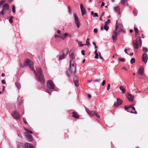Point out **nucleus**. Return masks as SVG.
Returning <instances> with one entry per match:
<instances>
[{"mask_svg":"<svg viewBox=\"0 0 148 148\" xmlns=\"http://www.w3.org/2000/svg\"><path fill=\"white\" fill-rule=\"evenodd\" d=\"M24 62L25 64L29 66V68L32 71L34 72L36 76V78L39 82L40 83V87L42 88H44L45 86V81L41 68L37 69L36 71H35L34 68L33 62L27 59H25Z\"/></svg>","mask_w":148,"mask_h":148,"instance_id":"obj_1","label":"nucleus"},{"mask_svg":"<svg viewBox=\"0 0 148 148\" xmlns=\"http://www.w3.org/2000/svg\"><path fill=\"white\" fill-rule=\"evenodd\" d=\"M76 65L75 61L71 62V64L70 62V67L69 71H67L66 73L67 75L69 77L74 74L76 72Z\"/></svg>","mask_w":148,"mask_h":148,"instance_id":"obj_2","label":"nucleus"},{"mask_svg":"<svg viewBox=\"0 0 148 148\" xmlns=\"http://www.w3.org/2000/svg\"><path fill=\"white\" fill-rule=\"evenodd\" d=\"M47 89L46 92L51 95L53 91L51 90L55 88V85L52 80L48 81L47 82Z\"/></svg>","mask_w":148,"mask_h":148,"instance_id":"obj_3","label":"nucleus"},{"mask_svg":"<svg viewBox=\"0 0 148 148\" xmlns=\"http://www.w3.org/2000/svg\"><path fill=\"white\" fill-rule=\"evenodd\" d=\"M69 49L67 48L63 50L60 53L59 58V60H61L64 59L68 54Z\"/></svg>","mask_w":148,"mask_h":148,"instance_id":"obj_4","label":"nucleus"},{"mask_svg":"<svg viewBox=\"0 0 148 148\" xmlns=\"http://www.w3.org/2000/svg\"><path fill=\"white\" fill-rule=\"evenodd\" d=\"M133 45L135 46L136 49H138V45H140L142 44L141 40L140 37H137L135 41H133Z\"/></svg>","mask_w":148,"mask_h":148,"instance_id":"obj_5","label":"nucleus"},{"mask_svg":"<svg viewBox=\"0 0 148 148\" xmlns=\"http://www.w3.org/2000/svg\"><path fill=\"white\" fill-rule=\"evenodd\" d=\"M75 51V49L73 48L71 50L69 53V56L70 58V62L71 64V62H73V61H74V60L75 58V56L74 53Z\"/></svg>","mask_w":148,"mask_h":148,"instance_id":"obj_6","label":"nucleus"},{"mask_svg":"<svg viewBox=\"0 0 148 148\" xmlns=\"http://www.w3.org/2000/svg\"><path fill=\"white\" fill-rule=\"evenodd\" d=\"M86 111L87 113L90 116H92L95 115L97 118H99L100 116L98 114V113L94 111H90L88 110L85 108Z\"/></svg>","mask_w":148,"mask_h":148,"instance_id":"obj_7","label":"nucleus"},{"mask_svg":"<svg viewBox=\"0 0 148 148\" xmlns=\"http://www.w3.org/2000/svg\"><path fill=\"white\" fill-rule=\"evenodd\" d=\"M24 129L25 130L28 132L26 133L25 135L27 138L28 140V141L29 142L32 141L33 139L32 137V136L29 134V133L32 134L33 133V132L32 131L28 130L25 128H24Z\"/></svg>","mask_w":148,"mask_h":148,"instance_id":"obj_8","label":"nucleus"},{"mask_svg":"<svg viewBox=\"0 0 148 148\" xmlns=\"http://www.w3.org/2000/svg\"><path fill=\"white\" fill-rule=\"evenodd\" d=\"M12 117L16 119H18L20 117V114L18 112L14 111L11 114Z\"/></svg>","mask_w":148,"mask_h":148,"instance_id":"obj_9","label":"nucleus"},{"mask_svg":"<svg viewBox=\"0 0 148 148\" xmlns=\"http://www.w3.org/2000/svg\"><path fill=\"white\" fill-rule=\"evenodd\" d=\"M75 22L77 27L78 28L80 25V23L79 21V18L75 14H74Z\"/></svg>","mask_w":148,"mask_h":148,"instance_id":"obj_10","label":"nucleus"},{"mask_svg":"<svg viewBox=\"0 0 148 148\" xmlns=\"http://www.w3.org/2000/svg\"><path fill=\"white\" fill-rule=\"evenodd\" d=\"M148 59L147 54L146 53H143L142 57V60L145 63L147 62Z\"/></svg>","mask_w":148,"mask_h":148,"instance_id":"obj_11","label":"nucleus"},{"mask_svg":"<svg viewBox=\"0 0 148 148\" xmlns=\"http://www.w3.org/2000/svg\"><path fill=\"white\" fill-rule=\"evenodd\" d=\"M80 8L81 9L82 15L83 16L86 13V11L82 4L80 5Z\"/></svg>","mask_w":148,"mask_h":148,"instance_id":"obj_12","label":"nucleus"},{"mask_svg":"<svg viewBox=\"0 0 148 148\" xmlns=\"http://www.w3.org/2000/svg\"><path fill=\"white\" fill-rule=\"evenodd\" d=\"M122 104L121 100L119 98L117 99L116 101H115L114 106L117 107L121 105Z\"/></svg>","mask_w":148,"mask_h":148,"instance_id":"obj_13","label":"nucleus"},{"mask_svg":"<svg viewBox=\"0 0 148 148\" xmlns=\"http://www.w3.org/2000/svg\"><path fill=\"white\" fill-rule=\"evenodd\" d=\"M126 96L130 101H133L134 97L131 94H130L129 93H127Z\"/></svg>","mask_w":148,"mask_h":148,"instance_id":"obj_14","label":"nucleus"},{"mask_svg":"<svg viewBox=\"0 0 148 148\" xmlns=\"http://www.w3.org/2000/svg\"><path fill=\"white\" fill-rule=\"evenodd\" d=\"M115 28L116 30L117 29H118L119 30V32H120L123 30V26L122 24H119V25H116Z\"/></svg>","mask_w":148,"mask_h":148,"instance_id":"obj_15","label":"nucleus"},{"mask_svg":"<svg viewBox=\"0 0 148 148\" xmlns=\"http://www.w3.org/2000/svg\"><path fill=\"white\" fill-rule=\"evenodd\" d=\"M117 33L115 32L114 33L112 36V39L114 42H116L117 39Z\"/></svg>","mask_w":148,"mask_h":148,"instance_id":"obj_16","label":"nucleus"},{"mask_svg":"<svg viewBox=\"0 0 148 148\" xmlns=\"http://www.w3.org/2000/svg\"><path fill=\"white\" fill-rule=\"evenodd\" d=\"M2 10L5 11L9 10V6L8 4L5 3L2 6Z\"/></svg>","mask_w":148,"mask_h":148,"instance_id":"obj_17","label":"nucleus"},{"mask_svg":"<svg viewBox=\"0 0 148 148\" xmlns=\"http://www.w3.org/2000/svg\"><path fill=\"white\" fill-rule=\"evenodd\" d=\"M144 67L143 66H141L139 69L138 73L140 75H143V74Z\"/></svg>","mask_w":148,"mask_h":148,"instance_id":"obj_18","label":"nucleus"},{"mask_svg":"<svg viewBox=\"0 0 148 148\" xmlns=\"http://www.w3.org/2000/svg\"><path fill=\"white\" fill-rule=\"evenodd\" d=\"M25 146L26 148H35L32 144L29 143H25Z\"/></svg>","mask_w":148,"mask_h":148,"instance_id":"obj_19","label":"nucleus"},{"mask_svg":"<svg viewBox=\"0 0 148 148\" xmlns=\"http://www.w3.org/2000/svg\"><path fill=\"white\" fill-rule=\"evenodd\" d=\"M72 116L74 118H78L79 116L77 114L76 112H72Z\"/></svg>","mask_w":148,"mask_h":148,"instance_id":"obj_20","label":"nucleus"},{"mask_svg":"<svg viewBox=\"0 0 148 148\" xmlns=\"http://www.w3.org/2000/svg\"><path fill=\"white\" fill-rule=\"evenodd\" d=\"M15 85L17 88L19 90L20 89L21 86V84L18 82H17L15 83Z\"/></svg>","mask_w":148,"mask_h":148,"instance_id":"obj_21","label":"nucleus"},{"mask_svg":"<svg viewBox=\"0 0 148 148\" xmlns=\"http://www.w3.org/2000/svg\"><path fill=\"white\" fill-rule=\"evenodd\" d=\"M120 90L122 91L123 93H124L125 91V89L122 86H121L119 87Z\"/></svg>","mask_w":148,"mask_h":148,"instance_id":"obj_22","label":"nucleus"},{"mask_svg":"<svg viewBox=\"0 0 148 148\" xmlns=\"http://www.w3.org/2000/svg\"><path fill=\"white\" fill-rule=\"evenodd\" d=\"M89 39L88 38H87L86 40V43L85 44V45H87L88 46H89L90 45V43H89Z\"/></svg>","mask_w":148,"mask_h":148,"instance_id":"obj_23","label":"nucleus"},{"mask_svg":"<svg viewBox=\"0 0 148 148\" xmlns=\"http://www.w3.org/2000/svg\"><path fill=\"white\" fill-rule=\"evenodd\" d=\"M74 84L75 85V86H77L78 87L79 85V83L78 81H74Z\"/></svg>","mask_w":148,"mask_h":148,"instance_id":"obj_24","label":"nucleus"},{"mask_svg":"<svg viewBox=\"0 0 148 148\" xmlns=\"http://www.w3.org/2000/svg\"><path fill=\"white\" fill-rule=\"evenodd\" d=\"M13 16H11L9 19V22L10 23H12L13 22Z\"/></svg>","mask_w":148,"mask_h":148,"instance_id":"obj_25","label":"nucleus"},{"mask_svg":"<svg viewBox=\"0 0 148 148\" xmlns=\"http://www.w3.org/2000/svg\"><path fill=\"white\" fill-rule=\"evenodd\" d=\"M6 1V0H2L0 1V7H1L5 2Z\"/></svg>","mask_w":148,"mask_h":148,"instance_id":"obj_26","label":"nucleus"},{"mask_svg":"<svg viewBox=\"0 0 148 148\" xmlns=\"http://www.w3.org/2000/svg\"><path fill=\"white\" fill-rule=\"evenodd\" d=\"M130 63L131 64H133L135 62V58H132L130 60Z\"/></svg>","mask_w":148,"mask_h":148,"instance_id":"obj_27","label":"nucleus"},{"mask_svg":"<svg viewBox=\"0 0 148 148\" xmlns=\"http://www.w3.org/2000/svg\"><path fill=\"white\" fill-rule=\"evenodd\" d=\"M104 29L106 31L108 30L109 28V27L107 26L106 25H105L103 27Z\"/></svg>","mask_w":148,"mask_h":148,"instance_id":"obj_28","label":"nucleus"},{"mask_svg":"<svg viewBox=\"0 0 148 148\" xmlns=\"http://www.w3.org/2000/svg\"><path fill=\"white\" fill-rule=\"evenodd\" d=\"M77 43L78 44L79 46L81 47H82L84 45V44L82 43V42L81 41H79V42H78Z\"/></svg>","mask_w":148,"mask_h":148,"instance_id":"obj_29","label":"nucleus"},{"mask_svg":"<svg viewBox=\"0 0 148 148\" xmlns=\"http://www.w3.org/2000/svg\"><path fill=\"white\" fill-rule=\"evenodd\" d=\"M119 9V6H116L114 8V10L116 12H118Z\"/></svg>","mask_w":148,"mask_h":148,"instance_id":"obj_30","label":"nucleus"},{"mask_svg":"<svg viewBox=\"0 0 148 148\" xmlns=\"http://www.w3.org/2000/svg\"><path fill=\"white\" fill-rule=\"evenodd\" d=\"M119 60L121 62H124L125 61V59L124 58H121L119 59Z\"/></svg>","mask_w":148,"mask_h":148,"instance_id":"obj_31","label":"nucleus"},{"mask_svg":"<svg viewBox=\"0 0 148 148\" xmlns=\"http://www.w3.org/2000/svg\"><path fill=\"white\" fill-rule=\"evenodd\" d=\"M127 0H121V3L123 5H125V2Z\"/></svg>","mask_w":148,"mask_h":148,"instance_id":"obj_32","label":"nucleus"},{"mask_svg":"<svg viewBox=\"0 0 148 148\" xmlns=\"http://www.w3.org/2000/svg\"><path fill=\"white\" fill-rule=\"evenodd\" d=\"M134 28L135 32L136 34L138 33V31L137 28H136L135 27H134Z\"/></svg>","mask_w":148,"mask_h":148,"instance_id":"obj_33","label":"nucleus"},{"mask_svg":"<svg viewBox=\"0 0 148 148\" xmlns=\"http://www.w3.org/2000/svg\"><path fill=\"white\" fill-rule=\"evenodd\" d=\"M12 11L14 13L15 12V6L14 5H12Z\"/></svg>","mask_w":148,"mask_h":148,"instance_id":"obj_34","label":"nucleus"},{"mask_svg":"<svg viewBox=\"0 0 148 148\" xmlns=\"http://www.w3.org/2000/svg\"><path fill=\"white\" fill-rule=\"evenodd\" d=\"M5 11L2 10L1 12L0 13V14L3 15L5 14Z\"/></svg>","mask_w":148,"mask_h":148,"instance_id":"obj_35","label":"nucleus"},{"mask_svg":"<svg viewBox=\"0 0 148 148\" xmlns=\"http://www.w3.org/2000/svg\"><path fill=\"white\" fill-rule=\"evenodd\" d=\"M143 51L144 52H146L147 51V48L145 47H143Z\"/></svg>","mask_w":148,"mask_h":148,"instance_id":"obj_36","label":"nucleus"},{"mask_svg":"<svg viewBox=\"0 0 148 148\" xmlns=\"http://www.w3.org/2000/svg\"><path fill=\"white\" fill-rule=\"evenodd\" d=\"M26 64H21V67L24 68L26 66Z\"/></svg>","mask_w":148,"mask_h":148,"instance_id":"obj_37","label":"nucleus"},{"mask_svg":"<svg viewBox=\"0 0 148 148\" xmlns=\"http://www.w3.org/2000/svg\"><path fill=\"white\" fill-rule=\"evenodd\" d=\"M95 58L96 59H98V57H99V55L97 53H96L95 54Z\"/></svg>","mask_w":148,"mask_h":148,"instance_id":"obj_38","label":"nucleus"},{"mask_svg":"<svg viewBox=\"0 0 148 148\" xmlns=\"http://www.w3.org/2000/svg\"><path fill=\"white\" fill-rule=\"evenodd\" d=\"M78 81L77 79V77L76 76H75L73 78V81Z\"/></svg>","mask_w":148,"mask_h":148,"instance_id":"obj_39","label":"nucleus"},{"mask_svg":"<svg viewBox=\"0 0 148 148\" xmlns=\"http://www.w3.org/2000/svg\"><path fill=\"white\" fill-rule=\"evenodd\" d=\"M100 81V80L99 79H97L93 81V82H99Z\"/></svg>","mask_w":148,"mask_h":148,"instance_id":"obj_40","label":"nucleus"},{"mask_svg":"<svg viewBox=\"0 0 148 148\" xmlns=\"http://www.w3.org/2000/svg\"><path fill=\"white\" fill-rule=\"evenodd\" d=\"M110 84H108V86L107 87V90H109L110 89Z\"/></svg>","mask_w":148,"mask_h":148,"instance_id":"obj_41","label":"nucleus"},{"mask_svg":"<svg viewBox=\"0 0 148 148\" xmlns=\"http://www.w3.org/2000/svg\"><path fill=\"white\" fill-rule=\"evenodd\" d=\"M23 101H24V100L23 99H21V101H20L19 102V105H21L22 104V103H23Z\"/></svg>","mask_w":148,"mask_h":148,"instance_id":"obj_42","label":"nucleus"},{"mask_svg":"<svg viewBox=\"0 0 148 148\" xmlns=\"http://www.w3.org/2000/svg\"><path fill=\"white\" fill-rule=\"evenodd\" d=\"M98 16V15L97 13H94L93 17H97Z\"/></svg>","mask_w":148,"mask_h":148,"instance_id":"obj_43","label":"nucleus"},{"mask_svg":"<svg viewBox=\"0 0 148 148\" xmlns=\"http://www.w3.org/2000/svg\"><path fill=\"white\" fill-rule=\"evenodd\" d=\"M110 22V20L109 19L107 21L105 22V24H109Z\"/></svg>","mask_w":148,"mask_h":148,"instance_id":"obj_44","label":"nucleus"},{"mask_svg":"<svg viewBox=\"0 0 148 148\" xmlns=\"http://www.w3.org/2000/svg\"><path fill=\"white\" fill-rule=\"evenodd\" d=\"M97 29L95 28L93 30V32L95 33H97Z\"/></svg>","mask_w":148,"mask_h":148,"instance_id":"obj_45","label":"nucleus"},{"mask_svg":"<svg viewBox=\"0 0 148 148\" xmlns=\"http://www.w3.org/2000/svg\"><path fill=\"white\" fill-rule=\"evenodd\" d=\"M105 83H106V81H105V80H103V81L102 82V85L103 86H104L105 85Z\"/></svg>","mask_w":148,"mask_h":148,"instance_id":"obj_46","label":"nucleus"},{"mask_svg":"<svg viewBox=\"0 0 148 148\" xmlns=\"http://www.w3.org/2000/svg\"><path fill=\"white\" fill-rule=\"evenodd\" d=\"M81 53H82V54L83 55H85V51L84 50H82V51H81Z\"/></svg>","mask_w":148,"mask_h":148,"instance_id":"obj_47","label":"nucleus"},{"mask_svg":"<svg viewBox=\"0 0 148 148\" xmlns=\"http://www.w3.org/2000/svg\"><path fill=\"white\" fill-rule=\"evenodd\" d=\"M68 35V34L67 33H65L63 35L64 36L65 38H66L67 36Z\"/></svg>","mask_w":148,"mask_h":148,"instance_id":"obj_48","label":"nucleus"},{"mask_svg":"<svg viewBox=\"0 0 148 148\" xmlns=\"http://www.w3.org/2000/svg\"><path fill=\"white\" fill-rule=\"evenodd\" d=\"M128 109V107H125V110L127 111V112H129V111H128V110H127Z\"/></svg>","mask_w":148,"mask_h":148,"instance_id":"obj_49","label":"nucleus"},{"mask_svg":"<svg viewBox=\"0 0 148 148\" xmlns=\"http://www.w3.org/2000/svg\"><path fill=\"white\" fill-rule=\"evenodd\" d=\"M23 121L24 122V123L25 124H27V122L26 120L25 119H23Z\"/></svg>","mask_w":148,"mask_h":148,"instance_id":"obj_50","label":"nucleus"},{"mask_svg":"<svg viewBox=\"0 0 148 148\" xmlns=\"http://www.w3.org/2000/svg\"><path fill=\"white\" fill-rule=\"evenodd\" d=\"M2 84H4L6 83V82L4 80H3L2 81Z\"/></svg>","mask_w":148,"mask_h":148,"instance_id":"obj_51","label":"nucleus"},{"mask_svg":"<svg viewBox=\"0 0 148 148\" xmlns=\"http://www.w3.org/2000/svg\"><path fill=\"white\" fill-rule=\"evenodd\" d=\"M99 56L100 58L101 59H103V58L101 56L100 53V52H99Z\"/></svg>","mask_w":148,"mask_h":148,"instance_id":"obj_52","label":"nucleus"},{"mask_svg":"<svg viewBox=\"0 0 148 148\" xmlns=\"http://www.w3.org/2000/svg\"><path fill=\"white\" fill-rule=\"evenodd\" d=\"M88 97L89 98H90L91 97V95L90 94H89L88 95Z\"/></svg>","mask_w":148,"mask_h":148,"instance_id":"obj_53","label":"nucleus"},{"mask_svg":"<svg viewBox=\"0 0 148 148\" xmlns=\"http://www.w3.org/2000/svg\"><path fill=\"white\" fill-rule=\"evenodd\" d=\"M60 38L63 39H64L65 38V37L63 35L61 37H60Z\"/></svg>","mask_w":148,"mask_h":148,"instance_id":"obj_54","label":"nucleus"},{"mask_svg":"<svg viewBox=\"0 0 148 148\" xmlns=\"http://www.w3.org/2000/svg\"><path fill=\"white\" fill-rule=\"evenodd\" d=\"M55 38L60 37V36L57 35H55L54 36Z\"/></svg>","mask_w":148,"mask_h":148,"instance_id":"obj_55","label":"nucleus"},{"mask_svg":"<svg viewBox=\"0 0 148 148\" xmlns=\"http://www.w3.org/2000/svg\"><path fill=\"white\" fill-rule=\"evenodd\" d=\"M124 51L125 52V53L126 54H127V55H129V54L128 53H127V49H125V51Z\"/></svg>","mask_w":148,"mask_h":148,"instance_id":"obj_56","label":"nucleus"},{"mask_svg":"<svg viewBox=\"0 0 148 148\" xmlns=\"http://www.w3.org/2000/svg\"><path fill=\"white\" fill-rule=\"evenodd\" d=\"M105 3L104 2H102L101 4V6H103L104 5Z\"/></svg>","mask_w":148,"mask_h":148,"instance_id":"obj_57","label":"nucleus"},{"mask_svg":"<svg viewBox=\"0 0 148 148\" xmlns=\"http://www.w3.org/2000/svg\"><path fill=\"white\" fill-rule=\"evenodd\" d=\"M61 31L59 30H58L57 31V33L58 34H60V33Z\"/></svg>","mask_w":148,"mask_h":148,"instance_id":"obj_58","label":"nucleus"},{"mask_svg":"<svg viewBox=\"0 0 148 148\" xmlns=\"http://www.w3.org/2000/svg\"><path fill=\"white\" fill-rule=\"evenodd\" d=\"M5 76V74L3 73L2 74H1V76L3 77L4 76Z\"/></svg>","mask_w":148,"mask_h":148,"instance_id":"obj_59","label":"nucleus"},{"mask_svg":"<svg viewBox=\"0 0 148 148\" xmlns=\"http://www.w3.org/2000/svg\"><path fill=\"white\" fill-rule=\"evenodd\" d=\"M132 110H135V108L134 107H132Z\"/></svg>","mask_w":148,"mask_h":148,"instance_id":"obj_60","label":"nucleus"},{"mask_svg":"<svg viewBox=\"0 0 148 148\" xmlns=\"http://www.w3.org/2000/svg\"><path fill=\"white\" fill-rule=\"evenodd\" d=\"M92 81V79H90V80H88V83H90Z\"/></svg>","mask_w":148,"mask_h":148,"instance_id":"obj_61","label":"nucleus"},{"mask_svg":"<svg viewBox=\"0 0 148 148\" xmlns=\"http://www.w3.org/2000/svg\"><path fill=\"white\" fill-rule=\"evenodd\" d=\"M18 148H24V147L22 146H19V147H18Z\"/></svg>","mask_w":148,"mask_h":148,"instance_id":"obj_62","label":"nucleus"},{"mask_svg":"<svg viewBox=\"0 0 148 148\" xmlns=\"http://www.w3.org/2000/svg\"><path fill=\"white\" fill-rule=\"evenodd\" d=\"M92 44L95 46L96 45V44L94 42H92Z\"/></svg>","mask_w":148,"mask_h":148,"instance_id":"obj_63","label":"nucleus"},{"mask_svg":"<svg viewBox=\"0 0 148 148\" xmlns=\"http://www.w3.org/2000/svg\"><path fill=\"white\" fill-rule=\"evenodd\" d=\"M91 14L92 15H93H93H94V13L93 12V11H92L91 12Z\"/></svg>","mask_w":148,"mask_h":148,"instance_id":"obj_64","label":"nucleus"}]
</instances>
